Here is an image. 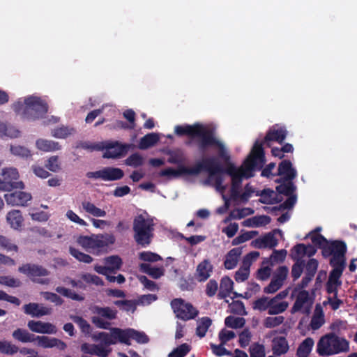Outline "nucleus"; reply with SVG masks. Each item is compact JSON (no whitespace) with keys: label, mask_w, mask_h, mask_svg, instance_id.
<instances>
[{"label":"nucleus","mask_w":357,"mask_h":357,"mask_svg":"<svg viewBox=\"0 0 357 357\" xmlns=\"http://www.w3.org/2000/svg\"><path fill=\"white\" fill-rule=\"evenodd\" d=\"M230 159V153L225 147V175L231 178L230 199L234 202L247 203L255 192V188L250 183L244 186L242 192V182L243 179L254 177L256 172L261 170L262 177L277 176V174L272 173L275 167V162H271L263 168L266 163V157L262 142L257 140L255 142L250 153L239 167L231 162Z\"/></svg>","instance_id":"1"},{"label":"nucleus","mask_w":357,"mask_h":357,"mask_svg":"<svg viewBox=\"0 0 357 357\" xmlns=\"http://www.w3.org/2000/svg\"><path fill=\"white\" fill-rule=\"evenodd\" d=\"M202 171L208 174L206 183L214 186L223 199V165L219 163L214 157L204 158L192 167L183 165L178 166L177 169L168 167L161 170L159 174L160 176L176 178L181 175H198Z\"/></svg>","instance_id":"2"},{"label":"nucleus","mask_w":357,"mask_h":357,"mask_svg":"<svg viewBox=\"0 0 357 357\" xmlns=\"http://www.w3.org/2000/svg\"><path fill=\"white\" fill-rule=\"evenodd\" d=\"M174 132L178 137L188 136L197 139L198 150L205 153L209 149H218L220 158H223V143L217 137L215 129L199 123L193 125L176 126Z\"/></svg>","instance_id":"3"},{"label":"nucleus","mask_w":357,"mask_h":357,"mask_svg":"<svg viewBox=\"0 0 357 357\" xmlns=\"http://www.w3.org/2000/svg\"><path fill=\"white\" fill-rule=\"evenodd\" d=\"M15 112L20 114L22 117L29 121H36L43 119L48 112L47 102L40 97L29 96L23 101L18 100L12 106Z\"/></svg>","instance_id":"4"},{"label":"nucleus","mask_w":357,"mask_h":357,"mask_svg":"<svg viewBox=\"0 0 357 357\" xmlns=\"http://www.w3.org/2000/svg\"><path fill=\"white\" fill-rule=\"evenodd\" d=\"M310 236L312 243L321 249V254L324 258L338 257L340 259L346 258L347 246L344 241L341 240H334L328 241L323 235L320 234H313L307 235Z\"/></svg>","instance_id":"5"},{"label":"nucleus","mask_w":357,"mask_h":357,"mask_svg":"<svg viewBox=\"0 0 357 357\" xmlns=\"http://www.w3.org/2000/svg\"><path fill=\"white\" fill-rule=\"evenodd\" d=\"M154 226L151 218H146L142 214L135 217L132 222L133 238L137 245L145 248L151 244L154 236Z\"/></svg>","instance_id":"6"},{"label":"nucleus","mask_w":357,"mask_h":357,"mask_svg":"<svg viewBox=\"0 0 357 357\" xmlns=\"http://www.w3.org/2000/svg\"><path fill=\"white\" fill-rule=\"evenodd\" d=\"M349 349V342L333 333L322 336L317 344V352L320 356H329Z\"/></svg>","instance_id":"7"},{"label":"nucleus","mask_w":357,"mask_h":357,"mask_svg":"<svg viewBox=\"0 0 357 357\" xmlns=\"http://www.w3.org/2000/svg\"><path fill=\"white\" fill-rule=\"evenodd\" d=\"M116 238L112 234L105 233L92 236H81L78 238V243L87 252L99 255L103 248L115 243Z\"/></svg>","instance_id":"8"},{"label":"nucleus","mask_w":357,"mask_h":357,"mask_svg":"<svg viewBox=\"0 0 357 357\" xmlns=\"http://www.w3.org/2000/svg\"><path fill=\"white\" fill-rule=\"evenodd\" d=\"M330 266L333 268L326 283V290L328 294L337 295L338 288L342 285L340 278L347 266V259H340L336 257L330 259Z\"/></svg>","instance_id":"9"},{"label":"nucleus","mask_w":357,"mask_h":357,"mask_svg":"<svg viewBox=\"0 0 357 357\" xmlns=\"http://www.w3.org/2000/svg\"><path fill=\"white\" fill-rule=\"evenodd\" d=\"M130 145L127 144H121L119 142H105L100 144H94L88 145L86 144H83L82 147L85 149L93 150H103L105 151L103 153V158H118L125 155L128 151Z\"/></svg>","instance_id":"10"},{"label":"nucleus","mask_w":357,"mask_h":357,"mask_svg":"<svg viewBox=\"0 0 357 357\" xmlns=\"http://www.w3.org/2000/svg\"><path fill=\"white\" fill-rule=\"evenodd\" d=\"M18 271L26 275L33 282L40 284H48L50 280L47 277L50 274V271L41 265L27 263L18 268Z\"/></svg>","instance_id":"11"},{"label":"nucleus","mask_w":357,"mask_h":357,"mask_svg":"<svg viewBox=\"0 0 357 357\" xmlns=\"http://www.w3.org/2000/svg\"><path fill=\"white\" fill-rule=\"evenodd\" d=\"M2 178H0V190L11 191L14 189H24V184L18 181L19 173L16 168L6 167L2 169Z\"/></svg>","instance_id":"12"},{"label":"nucleus","mask_w":357,"mask_h":357,"mask_svg":"<svg viewBox=\"0 0 357 357\" xmlns=\"http://www.w3.org/2000/svg\"><path fill=\"white\" fill-rule=\"evenodd\" d=\"M171 307L176 317L183 321H188L195 318L198 314L191 303H185L182 298H174L171 301Z\"/></svg>","instance_id":"13"},{"label":"nucleus","mask_w":357,"mask_h":357,"mask_svg":"<svg viewBox=\"0 0 357 357\" xmlns=\"http://www.w3.org/2000/svg\"><path fill=\"white\" fill-rule=\"evenodd\" d=\"M93 312L98 314V317H93L91 318L92 323L99 328L109 329L110 323L103 320L102 318L108 320L115 319L117 317L118 311L109 307H100L96 305L93 308Z\"/></svg>","instance_id":"14"},{"label":"nucleus","mask_w":357,"mask_h":357,"mask_svg":"<svg viewBox=\"0 0 357 357\" xmlns=\"http://www.w3.org/2000/svg\"><path fill=\"white\" fill-rule=\"evenodd\" d=\"M86 176L89 178H100L105 181H112L121 179L124 176V172L118 167H107L98 171L89 172Z\"/></svg>","instance_id":"15"},{"label":"nucleus","mask_w":357,"mask_h":357,"mask_svg":"<svg viewBox=\"0 0 357 357\" xmlns=\"http://www.w3.org/2000/svg\"><path fill=\"white\" fill-rule=\"evenodd\" d=\"M277 176H282L276 179V183L282 182V180H294L297 176V172L293 167L292 163L289 160H283L279 165L278 168Z\"/></svg>","instance_id":"16"},{"label":"nucleus","mask_w":357,"mask_h":357,"mask_svg":"<svg viewBox=\"0 0 357 357\" xmlns=\"http://www.w3.org/2000/svg\"><path fill=\"white\" fill-rule=\"evenodd\" d=\"M4 198L8 205L25 206L27 205V202L32 199V196L29 192L15 191L6 194Z\"/></svg>","instance_id":"17"},{"label":"nucleus","mask_w":357,"mask_h":357,"mask_svg":"<svg viewBox=\"0 0 357 357\" xmlns=\"http://www.w3.org/2000/svg\"><path fill=\"white\" fill-rule=\"evenodd\" d=\"M35 344L38 347L47 349L57 347L60 350H64L66 348V344L62 340L56 337H50L48 336H36Z\"/></svg>","instance_id":"18"},{"label":"nucleus","mask_w":357,"mask_h":357,"mask_svg":"<svg viewBox=\"0 0 357 357\" xmlns=\"http://www.w3.org/2000/svg\"><path fill=\"white\" fill-rule=\"evenodd\" d=\"M24 312L32 317H41L45 315H50L52 313V308L44 306L36 303H29L23 306Z\"/></svg>","instance_id":"19"},{"label":"nucleus","mask_w":357,"mask_h":357,"mask_svg":"<svg viewBox=\"0 0 357 357\" xmlns=\"http://www.w3.org/2000/svg\"><path fill=\"white\" fill-rule=\"evenodd\" d=\"M28 328L34 333L43 334H55L57 331L54 325L49 322L30 320L27 324Z\"/></svg>","instance_id":"20"},{"label":"nucleus","mask_w":357,"mask_h":357,"mask_svg":"<svg viewBox=\"0 0 357 357\" xmlns=\"http://www.w3.org/2000/svg\"><path fill=\"white\" fill-rule=\"evenodd\" d=\"M213 265L208 259L200 262L196 268V278L199 282H204L211 276L213 271Z\"/></svg>","instance_id":"21"},{"label":"nucleus","mask_w":357,"mask_h":357,"mask_svg":"<svg viewBox=\"0 0 357 357\" xmlns=\"http://www.w3.org/2000/svg\"><path fill=\"white\" fill-rule=\"evenodd\" d=\"M287 131L285 128L280 127L275 128V127L270 128L264 137V142H269L271 141L277 142L279 144L282 142L286 139Z\"/></svg>","instance_id":"22"},{"label":"nucleus","mask_w":357,"mask_h":357,"mask_svg":"<svg viewBox=\"0 0 357 357\" xmlns=\"http://www.w3.org/2000/svg\"><path fill=\"white\" fill-rule=\"evenodd\" d=\"M80 349L84 354L95 355L99 357H107L109 352L102 345L89 343H83Z\"/></svg>","instance_id":"23"},{"label":"nucleus","mask_w":357,"mask_h":357,"mask_svg":"<svg viewBox=\"0 0 357 357\" xmlns=\"http://www.w3.org/2000/svg\"><path fill=\"white\" fill-rule=\"evenodd\" d=\"M287 339L282 336L275 337L272 340V351L275 356H280L286 354L289 350Z\"/></svg>","instance_id":"24"},{"label":"nucleus","mask_w":357,"mask_h":357,"mask_svg":"<svg viewBox=\"0 0 357 357\" xmlns=\"http://www.w3.org/2000/svg\"><path fill=\"white\" fill-rule=\"evenodd\" d=\"M132 328L121 329L119 328H112L110 331L112 332L114 339L117 342L123 343L126 345H130V339L132 337Z\"/></svg>","instance_id":"25"},{"label":"nucleus","mask_w":357,"mask_h":357,"mask_svg":"<svg viewBox=\"0 0 357 357\" xmlns=\"http://www.w3.org/2000/svg\"><path fill=\"white\" fill-rule=\"evenodd\" d=\"M275 234L282 235V231L280 229H275L271 232L264 235L261 238L256 239V243H261L263 244L264 248H273L278 245V241L275 237Z\"/></svg>","instance_id":"26"},{"label":"nucleus","mask_w":357,"mask_h":357,"mask_svg":"<svg viewBox=\"0 0 357 357\" xmlns=\"http://www.w3.org/2000/svg\"><path fill=\"white\" fill-rule=\"evenodd\" d=\"M241 254V248H235L231 249L225 257V268L227 269H232L235 268Z\"/></svg>","instance_id":"27"},{"label":"nucleus","mask_w":357,"mask_h":357,"mask_svg":"<svg viewBox=\"0 0 357 357\" xmlns=\"http://www.w3.org/2000/svg\"><path fill=\"white\" fill-rule=\"evenodd\" d=\"M13 337L21 342H35L36 336L34 334L29 333L24 328H17L13 332Z\"/></svg>","instance_id":"28"},{"label":"nucleus","mask_w":357,"mask_h":357,"mask_svg":"<svg viewBox=\"0 0 357 357\" xmlns=\"http://www.w3.org/2000/svg\"><path fill=\"white\" fill-rule=\"evenodd\" d=\"M6 219L10 227L15 229H20L24 221L22 213L19 210H13L8 212Z\"/></svg>","instance_id":"29"},{"label":"nucleus","mask_w":357,"mask_h":357,"mask_svg":"<svg viewBox=\"0 0 357 357\" xmlns=\"http://www.w3.org/2000/svg\"><path fill=\"white\" fill-rule=\"evenodd\" d=\"M159 140L160 137L157 133L151 132L146 134L140 139L139 148L142 150L147 149L156 144Z\"/></svg>","instance_id":"30"},{"label":"nucleus","mask_w":357,"mask_h":357,"mask_svg":"<svg viewBox=\"0 0 357 357\" xmlns=\"http://www.w3.org/2000/svg\"><path fill=\"white\" fill-rule=\"evenodd\" d=\"M314 342L312 337L305 338L298 346L296 351L298 357H308L312 351Z\"/></svg>","instance_id":"31"},{"label":"nucleus","mask_w":357,"mask_h":357,"mask_svg":"<svg viewBox=\"0 0 357 357\" xmlns=\"http://www.w3.org/2000/svg\"><path fill=\"white\" fill-rule=\"evenodd\" d=\"M36 145L39 150L45 152L54 151L61 149L59 142L44 139H38L36 142Z\"/></svg>","instance_id":"32"},{"label":"nucleus","mask_w":357,"mask_h":357,"mask_svg":"<svg viewBox=\"0 0 357 357\" xmlns=\"http://www.w3.org/2000/svg\"><path fill=\"white\" fill-rule=\"evenodd\" d=\"M141 271L150 275L154 279H158L165 273V270L162 267H153L149 264L142 263L139 265Z\"/></svg>","instance_id":"33"},{"label":"nucleus","mask_w":357,"mask_h":357,"mask_svg":"<svg viewBox=\"0 0 357 357\" xmlns=\"http://www.w3.org/2000/svg\"><path fill=\"white\" fill-rule=\"evenodd\" d=\"M275 189L278 194L289 196L293 195L296 188L293 183V180H282V182L279 183Z\"/></svg>","instance_id":"34"},{"label":"nucleus","mask_w":357,"mask_h":357,"mask_svg":"<svg viewBox=\"0 0 357 357\" xmlns=\"http://www.w3.org/2000/svg\"><path fill=\"white\" fill-rule=\"evenodd\" d=\"M226 297L227 294L225 293V298H226ZM225 303H228V308L227 310V312L238 315H244L247 314L244 304L242 301H232V302L229 303L228 300L225 299Z\"/></svg>","instance_id":"35"},{"label":"nucleus","mask_w":357,"mask_h":357,"mask_svg":"<svg viewBox=\"0 0 357 357\" xmlns=\"http://www.w3.org/2000/svg\"><path fill=\"white\" fill-rule=\"evenodd\" d=\"M104 261L110 273H115L117 271L120 270L123 261L121 258L118 255H111L104 259Z\"/></svg>","instance_id":"36"},{"label":"nucleus","mask_w":357,"mask_h":357,"mask_svg":"<svg viewBox=\"0 0 357 357\" xmlns=\"http://www.w3.org/2000/svg\"><path fill=\"white\" fill-rule=\"evenodd\" d=\"M257 196H260V202L266 204H274L281 202V199H273L275 192L269 188L264 189L260 192H256Z\"/></svg>","instance_id":"37"},{"label":"nucleus","mask_w":357,"mask_h":357,"mask_svg":"<svg viewBox=\"0 0 357 357\" xmlns=\"http://www.w3.org/2000/svg\"><path fill=\"white\" fill-rule=\"evenodd\" d=\"M310 298V295L307 291L301 290L297 295L296 301L292 307V310L294 312H298L302 309L304 304H305Z\"/></svg>","instance_id":"38"},{"label":"nucleus","mask_w":357,"mask_h":357,"mask_svg":"<svg viewBox=\"0 0 357 357\" xmlns=\"http://www.w3.org/2000/svg\"><path fill=\"white\" fill-rule=\"evenodd\" d=\"M82 205L86 212L95 217H105L106 215V212L104 210L98 208L90 202H83Z\"/></svg>","instance_id":"39"},{"label":"nucleus","mask_w":357,"mask_h":357,"mask_svg":"<svg viewBox=\"0 0 357 357\" xmlns=\"http://www.w3.org/2000/svg\"><path fill=\"white\" fill-rule=\"evenodd\" d=\"M211 325V319L208 317H202L197 322V326L196 328V334L199 337H204L206 333Z\"/></svg>","instance_id":"40"},{"label":"nucleus","mask_w":357,"mask_h":357,"mask_svg":"<svg viewBox=\"0 0 357 357\" xmlns=\"http://www.w3.org/2000/svg\"><path fill=\"white\" fill-rule=\"evenodd\" d=\"M55 291L58 294L63 296L64 297L70 298L73 301H82L84 300V297L83 296L79 295L75 293V291H73L71 289H67L63 287H57L55 289Z\"/></svg>","instance_id":"41"},{"label":"nucleus","mask_w":357,"mask_h":357,"mask_svg":"<svg viewBox=\"0 0 357 357\" xmlns=\"http://www.w3.org/2000/svg\"><path fill=\"white\" fill-rule=\"evenodd\" d=\"M75 132L74 128L61 126L52 130V135L55 138L65 139Z\"/></svg>","instance_id":"42"},{"label":"nucleus","mask_w":357,"mask_h":357,"mask_svg":"<svg viewBox=\"0 0 357 357\" xmlns=\"http://www.w3.org/2000/svg\"><path fill=\"white\" fill-rule=\"evenodd\" d=\"M69 252L73 257L80 262L90 264L93 260V257L89 255L85 254L73 247H70Z\"/></svg>","instance_id":"43"},{"label":"nucleus","mask_w":357,"mask_h":357,"mask_svg":"<svg viewBox=\"0 0 357 357\" xmlns=\"http://www.w3.org/2000/svg\"><path fill=\"white\" fill-rule=\"evenodd\" d=\"M0 249L15 252H17L19 250L18 246L13 243L11 239L3 235H0Z\"/></svg>","instance_id":"44"},{"label":"nucleus","mask_w":357,"mask_h":357,"mask_svg":"<svg viewBox=\"0 0 357 357\" xmlns=\"http://www.w3.org/2000/svg\"><path fill=\"white\" fill-rule=\"evenodd\" d=\"M20 132L6 123L0 121V137H9L10 138L17 137Z\"/></svg>","instance_id":"45"},{"label":"nucleus","mask_w":357,"mask_h":357,"mask_svg":"<svg viewBox=\"0 0 357 357\" xmlns=\"http://www.w3.org/2000/svg\"><path fill=\"white\" fill-rule=\"evenodd\" d=\"M245 324V320L243 317H236L233 316H228L225 319V325L227 327L232 328H240L243 327Z\"/></svg>","instance_id":"46"},{"label":"nucleus","mask_w":357,"mask_h":357,"mask_svg":"<svg viewBox=\"0 0 357 357\" xmlns=\"http://www.w3.org/2000/svg\"><path fill=\"white\" fill-rule=\"evenodd\" d=\"M71 319L78 325L81 331L85 335H89L91 332V325L83 317L79 316H72Z\"/></svg>","instance_id":"47"},{"label":"nucleus","mask_w":357,"mask_h":357,"mask_svg":"<svg viewBox=\"0 0 357 357\" xmlns=\"http://www.w3.org/2000/svg\"><path fill=\"white\" fill-rule=\"evenodd\" d=\"M114 304L126 312H135L137 307V302L135 300H118Z\"/></svg>","instance_id":"48"},{"label":"nucleus","mask_w":357,"mask_h":357,"mask_svg":"<svg viewBox=\"0 0 357 357\" xmlns=\"http://www.w3.org/2000/svg\"><path fill=\"white\" fill-rule=\"evenodd\" d=\"M18 347L10 342L0 341V354L13 355L18 351Z\"/></svg>","instance_id":"49"},{"label":"nucleus","mask_w":357,"mask_h":357,"mask_svg":"<svg viewBox=\"0 0 357 357\" xmlns=\"http://www.w3.org/2000/svg\"><path fill=\"white\" fill-rule=\"evenodd\" d=\"M274 303V299H268L267 297H261L256 300L253 303V308L259 311H265L269 309V306Z\"/></svg>","instance_id":"50"},{"label":"nucleus","mask_w":357,"mask_h":357,"mask_svg":"<svg viewBox=\"0 0 357 357\" xmlns=\"http://www.w3.org/2000/svg\"><path fill=\"white\" fill-rule=\"evenodd\" d=\"M296 202V196L295 195H291L288 196V198L282 204H280L279 206H274L271 208V211H281L284 209H291L294 207Z\"/></svg>","instance_id":"51"},{"label":"nucleus","mask_w":357,"mask_h":357,"mask_svg":"<svg viewBox=\"0 0 357 357\" xmlns=\"http://www.w3.org/2000/svg\"><path fill=\"white\" fill-rule=\"evenodd\" d=\"M190 346L186 343L181 344L168 355V357H185L190 351Z\"/></svg>","instance_id":"52"},{"label":"nucleus","mask_w":357,"mask_h":357,"mask_svg":"<svg viewBox=\"0 0 357 357\" xmlns=\"http://www.w3.org/2000/svg\"><path fill=\"white\" fill-rule=\"evenodd\" d=\"M125 164L132 167H138L144 164V158L139 153H135L127 158Z\"/></svg>","instance_id":"53"},{"label":"nucleus","mask_w":357,"mask_h":357,"mask_svg":"<svg viewBox=\"0 0 357 357\" xmlns=\"http://www.w3.org/2000/svg\"><path fill=\"white\" fill-rule=\"evenodd\" d=\"M288 307V303L286 301H282L279 303H272L268 310V314L270 315L278 314L284 312Z\"/></svg>","instance_id":"54"},{"label":"nucleus","mask_w":357,"mask_h":357,"mask_svg":"<svg viewBox=\"0 0 357 357\" xmlns=\"http://www.w3.org/2000/svg\"><path fill=\"white\" fill-rule=\"evenodd\" d=\"M0 284L15 288L20 287L22 282L17 278L0 275Z\"/></svg>","instance_id":"55"},{"label":"nucleus","mask_w":357,"mask_h":357,"mask_svg":"<svg viewBox=\"0 0 357 357\" xmlns=\"http://www.w3.org/2000/svg\"><path fill=\"white\" fill-rule=\"evenodd\" d=\"M140 260L148 262H156L162 260V258L157 253L151 251H143L139 254Z\"/></svg>","instance_id":"56"},{"label":"nucleus","mask_w":357,"mask_h":357,"mask_svg":"<svg viewBox=\"0 0 357 357\" xmlns=\"http://www.w3.org/2000/svg\"><path fill=\"white\" fill-rule=\"evenodd\" d=\"M218 337L220 340V344H215L214 343H210L211 349L213 353L217 356H223V328H222L218 333Z\"/></svg>","instance_id":"57"},{"label":"nucleus","mask_w":357,"mask_h":357,"mask_svg":"<svg viewBox=\"0 0 357 357\" xmlns=\"http://www.w3.org/2000/svg\"><path fill=\"white\" fill-rule=\"evenodd\" d=\"M304 266V261L299 259H298L296 262L292 266L291 277L294 281L298 280L301 277L303 271Z\"/></svg>","instance_id":"58"},{"label":"nucleus","mask_w":357,"mask_h":357,"mask_svg":"<svg viewBox=\"0 0 357 357\" xmlns=\"http://www.w3.org/2000/svg\"><path fill=\"white\" fill-rule=\"evenodd\" d=\"M284 320V317H268L264 319V325L266 328H271L280 326Z\"/></svg>","instance_id":"59"},{"label":"nucleus","mask_w":357,"mask_h":357,"mask_svg":"<svg viewBox=\"0 0 357 357\" xmlns=\"http://www.w3.org/2000/svg\"><path fill=\"white\" fill-rule=\"evenodd\" d=\"M83 281L88 284H93L96 286H103V280L98 275H92L91 273H84L81 275Z\"/></svg>","instance_id":"60"},{"label":"nucleus","mask_w":357,"mask_h":357,"mask_svg":"<svg viewBox=\"0 0 357 357\" xmlns=\"http://www.w3.org/2000/svg\"><path fill=\"white\" fill-rule=\"evenodd\" d=\"M324 315L321 312L319 314H314L312 316L310 325L311 328L315 331L319 329L324 324Z\"/></svg>","instance_id":"61"},{"label":"nucleus","mask_w":357,"mask_h":357,"mask_svg":"<svg viewBox=\"0 0 357 357\" xmlns=\"http://www.w3.org/2000/svg\"><path fill=\"white\" fill-rule=\"evenodd\" d=\"M250 357H265V347L263 344H254L250 347Z\"/></svg>","instance_id":"62"},{"label":"nucleus","mask_w":357,"mask_h":357,"mask_svg":"<svg viewBox=\"0 0 357 357\" xmlns=\"http://www.w3.org/2000/svg\"><path fill=\"white\" fill-rule=\"evenodd\" d=\"M288 273L289 269L286 266H279L273 275V278L283 284L287 279Z\"/></svg>","instance_id":"63"},{"label":"nucleus","mask_w":357,"mask_h":357,"mask_svg":"<svg viewBox=\"0 0 357 357\" xmlns=\"http://www.w3.org/2000/svg\"><path fill=\"white\" fill-rule=\"evenodd\" d=\"M132 337L131 339L135 340L137 343L146 344L149 341L148 335L144 332L137 331L132 328Z\"/></svg>","instance_id":"64"}]
</instances>
